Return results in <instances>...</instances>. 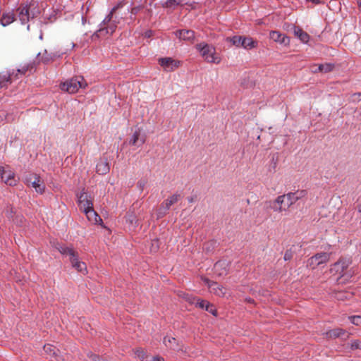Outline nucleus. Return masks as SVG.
Instances as JSON below:
<instances>
[{"label":"nucleus","instance_id":"f8f14e48","mask_svg":"<svg viewBox=\"0 0 361 361\" xmlns=\"http://www.w3.org/2000/svg\"><path fill=\"white\" fill-rule=\"evenodd\" d=\"M159 63L166 71H172L179 66L180 62L166 57L159 59Z\"/></svg>","mask_w":361,"mask_h":361},{"label":"nucleus","instance_id":"c03bdc74","mask_svg":"<svg viewBox=\"0 0 361 361\" xmlns=\"http://www.w3.org/2000/svg\"><path fill=\"white\" fill-rule=\"evenodd\" d=\"M307 2H312L314 4H319L321 3L320 0H306Z\"/></svg>","mask_w":361,"mask_h":361},{"label":"nucleus","instance_id":"79ce46f5","mask_svg":"<svg viewBox=\"0 0 361 361\" xmlns=\"http://www.w3.org/2000/svg\"><path fill=\"white\" fill-rule=\"evenodd\" d=\"M66 47V50H71L74 48L75 44L72 42H69L67 43Z\"/></svg>","mask_w":361,"mask_h":361},{"label":"nucleus","instance_id":"6ab92c4d","mask_svg":"<svg viewBox=\"0 0 361 361\" xmlns=\"http://www.w3.org/2000/svg\"><path fill=\"white\" fill-rule=\"evenodd\" d=\"M14 76V71L12 73H0V89L7 87L8 84L12 82Z\"/></svg>","mask_w":361,"mask_h":361},{"label":"nucleus","instance_id":"a19ab883","mask_svg":"<svg viewBox=\"0 0 361 361\" xmlns=\"http://www.w3.org/2000/svg\"><path fill=\"white\" fill-rule=\"evenodd\" d=\"M356 209L359 213H361V197L357 200Z\"/></svg>","mask_w":361,"mask_h":361},{"label":"nucleus","instance_id":"7c9ffc66","mask_svg":"<svg viewBox=\"0 0 361 361\" xmlns=\"http://www.w3.org/2000/svg\"><path fill=\"white\" fill-rule=\"evenodd\" d=\"M176 342V338L173 337L166 336L164 338V343L166 346L176 350V348L173 346L172 343Z\"/></svg>","mask_w":361,"mask_h":361},{"label":"nucleus","instance_id":"4be33fe9","mask_svg":"<svg viewBox=\"0 0 361 361\" xmlns=\"http://www.w3.org/2000/svg\"><path fill=\"white\" fill-rule=\"evenodd\" d=\"M334 68V65L331 63H325L320 64L319 66L312 65L311 66V71L314 73L322 72V73H329Z\"/></svg>","mask_w":361,"mask_h":361},{"label":"nucleus","instance_id":"49530a36","mask_svg":"<svg viewBox=\"0 0 361 361\" xmlns=\"http://www.w3.org/2000/svg\"><path fill=\"white\" fill-rule=\"evenodd\" d=\"M152 246H157V247H159L160 245H158V241L157 240H155L154 241V243L152 244Z\"/></svg>","mask_w":361,"mask_h":361},{"label":"nucleus","instance_id":"423d86ee","mask_svg":"<svg viewBox=\"0 0 361 361\" xmlns=\"http://www.w3.org/2000/svg\"><path fill=\"white\" fill-rule=\"evenodd\" d=\"M116 8H113L110 13L104 18L101 24V27L97 30L98 36H104L106 34H112L116 28V25L112 21L113 13Z\"/></svg>","mask_w":361,"mask_h":361},{"label":"nucleus","instance_id":"a211bd4d","mask_svg":"<svg viewBox=\"0 0 361 361\" xmlns=\"http://www.w3.org/2000/svg\"><path fill=\"white\" fill-rule=\"evenodd\" d=\"M44 352L50 356L51 358L54 359L55 361H61V357L57 353L59 350L51 344H46L44 345Z\"/></svg>","mask_w":361,"mask_h":361},{"label":"nucleus","instance_id":"2f4dec72","mask_svg":"<svg viewBox=\"0 0 361 361\" xmlns=\"http://www.w3.org/2000/svg\"><path fill=\"white\" fill-rule=\"evenodd\" d=\"M182 298H184L186 301H188L189 303L190 304H195V302H196V300H197V298L192 295H190L188 293H183V295H181Z\"/></svg>","mask_w":361,"mask_h":361},{"label":"nucleus","instance_id":"e433bc0d","mask_svg":"<svg viewBox=\"0 0 361 361\" xmlns=\"http://www.w3.org/2000/svg\"><path fill=\"white\" fill-rule=\"evenodd\" d=\"M207 302H208L206 301V300H200V298H197L195 305L196 307H200L201 309H204V305H206Z\"/></svg>","mask_w":361,"mask_h":361},{"label":"nucleus","instance_id":"f257e3e1","mask_svg":"<svg viewBox=\"0 0 361 361\" xmlns=\"http://www.w3.org/2000/svg\"><path fill=\"white\" fill-rule=\"evenodd\" d=\"M306 195L307 192L305 190H298L295 192L279 195L274 201L270 202V207L276 212L286 211Z\"/></svg>","mask_w":361,"mask_h":361},{"label":"nucleus","instance_id":"58836bf2","mask_svg":"<svg viewBox=\"0 0 361 361\" xmlns=\"http://www.w3.org/2000/svg\"><path fill=\"white\" fill-rule=\"evenodd\" d=\"M353 102L361 101V92L354 93L351 96Z\"/></svg>","mask_w":361,"mask_h":361},{"label":"nucleus","instance_id":"1a4fd4ad","mask_svg":"<svg viewBox=\"0 0 361 361\" xmlns=\"http://www.w3.org/2000/svg\"><path fill=\"white\" fill-rule=\"evenodd\" d=\"M77 196L78 207L81 211L85 212L93 208L92 198L85 190H82Z\"/></svg>","mask_w":361,"mask_h":361},{"label":"nucleus","instance_id":"20e7f679","mask_svg":"<svg viewBox=\"0 0 361 361\" xmlns=\"http://www.w3.org/2000/svg\"><path fill=\"white\" fill-rule=\"evenodd\" d=\"M87 85V82L82 76H76L61 83V89L69 94H74L80 88H85Z\"/></svg>","mask_w":361,"mask_h":361},{"label":"nucleus","instance_id":"ea45409f","mask_svg":"<svg viewBox=\"0 0 361 361\" xmlns=\"http://www.w3.org/2000/svg\"><path fill=\"white\" fill-rule=\"evenodd\" d=\"M293 254L291 250H287L286 253L284 254V259L286 261L289 260L292 258Z\"/></svg>","mask_w":361,"mask_h":361},{"label":"nucleus","instance_id":"37998d69","mask_svg":"<svg viewBox=\"0 0 361 361\" xmlns=\"http://www.w3.org/2000/svg\"><path fill=\"white\" fill-rule=\"evenodd\" d=\"M152 361H164V359L159 356H156L153 357Z\"/></svg>","mask_w":361,"mask_h":361},{"label":"nucleus","instance_id":"9d476101","mask_svg":"<svg viewBox=\"0 0 361 361\" xmlns=\"http://www.w3.org/2000/svg\"><path fill=\"white\" fill-rule=\"evenodd\" d=\"M204 283L208 286L210 293L219 296L224 297L226 293V288L216 282H211L209 279L202 278Z\"/></svg>","mask_w":361,"mask_h":361},{"label":"nucleus","instance_id":"f3484780","mask_svg":"<svg viewBox=\"0 0 361 361\" xmlns=\"http://www.w3.org/2000/svg\"><path fill=\"white\" fill-rule=\"evenodd\" d=\"M228 263L227 262L219 261L214 264V272L220 276H225L228 273Z\"/></svg>","mask_w":361,"mask_h":361},{"label":"nucleus","instance_id":"7ed1b4c3","mask_svg":"<svg viewBox=\"0 0 361 361\" xmlns=\"http://www.w3.org/2000/svg\"><path fill=\"white\" fill-rule=\"evenodd\" d=\"M196 49L207 63L219 64L221 62V57L216 54V49L212 45L200 43L196 45Z\"/></svg>","mask_w":361,"mask_h":361},{"label":"nucleus","instance_id":"4c0bfd02","mask_svg":"<svg viewBox=\"0 0 361 361\" xmlns=\"http://www.w3.org/2000/svg\"><path fill=\"white\" fill-rule=\"evenodd\" d=\"M135 354L137 355V356L138 357H140L142 360H143L145 357H146V355H145V353L144 351V350L142 349H137L136 351H135Z\"/></svg>","mask_w":361,"mask_h":361},{"label":"nucleus","instance_id":"a878e982","mask_svg":"<svg viewBox=\"0 0 361 361\" xmlns=\"http://www.w3.org/2000/svg\"><path fill=\"white\" fill-rule=\"evenodd\" d=\"M140 131H135L133 136H132V138L130 139V145H142L145 142V138H140Z\"/></svg>","mask_w":361,"mask_h":361},{"label":"nucleus","instance_id":"9b49d317","mask_svg":"<svg viewBox=\"0 0 361 361\" xmlns=\"http://www.w3.org/2000/svg\"><path fill=\"white\" fill-rule=\"evenodd\" d=\"M0 176L1 180L8 185H14L16 183L14 173L9 170L6 169L4 167H0Z\"/></svg>","mask_w":361,"mask_h":361},{"label":"nucleus","instance_id":"f03ea898","mask_svg":"<svg viewBox=\"0 0 361 361\" xmlns=\"http://www.w3.org/2000/svg\"><path fill=\"white\" fill-rule=\"evenodd\" d=\"M17 14L22 24L27 23L30 19L35 18L40 13V9L37 1L32 0L25 5L20 6L17 9Z\"/></svg>","mask_w":361,"mask_h":361},{"label":"nucleus","instance_id":"bb28decb","mask_svg":"<svg viewBox=\"0 0 361 361\" xmlns=\"http://www.w3.org/2000/svg\"><path fill=\"white\" fill-rule=\"evenodd\" d=\"M13 20H14V16L13 13H11L3 14V16L0 18L1 24L3 26H6V25H9L12 22H13Z\"/></svg>","mask_w":361,"mask_h":361},{"label":"nucleus","instance_id":"dca6fc26","mask_svg":"<svg viewBox=\"0 0 361 361\" xmlns=\"http://www.w3.org/2000/svg\"><path fill=\"white\" fill-rule=\"evenodd\" d=\"M179 198V195L174 194L167 198L161 204L160 207V210H163L160 212L161 214H164L166 213L167 210L169 209L170 207L178 202Z\"/></svg>","mask_w":361,"mask_h":361},{"label":"nucleus","instance_id":"3c124183","mask_svg":"<svg viewBox=\"0 0 361 361\" xmlns=\"http://www.w3.org/2000/svg\"><path fill=\"white\" fill-rule=\"evenodd\" d=\"M204 309L207 311V304L204 305Z\"/></svg>","mask_w":361,"mask_h":361},{"label":"nucleus","instance_id":"09e8293b","mask_svg":"<svg viewBox=\"0 0 361 361\" xmlns=\"http://www.w3.org/2000/svg\"><path fill=\"white\" fill-rule=\"evenodd\" d=\"M357 4H358L359 8H361V0L357 1Z\"/></svg>","mask_w":361,"mask_h":361},{"label":"nucleus","instance_id":"aec40b11","mask_svg":"<svg viewBox=\"0 0 361 361\" xmlns=\"http://www.w3.org/2000/svg\"><path fill=\"white\" fill-rule=\"evenodd\" d=\"M83 212L85 214L87 220L92 224H98L102 221L101 217L97 214L93 208L86 210Z\"/></svg>","mask_w":361,"mask_h":361},{"label":"nucleus","instance_id":"8fccbe9b","mask_svg":"<svg viewBox=\"0 0 361 361\" xmlns=\"http://www.w3.org/2000/svg\"><path fill=\"white\" fill-rule=\"evenodd\" d=\"M247 301L248 302H253V300H252V299H251V298L247 299Z\"/></svg>","mask_w":361,"mask_h":361},{"label":"nucleus","instance_id":"473e14b6","mask_svg":"<svg viewBox=\"0 0 361 361\" xmlns=\"http://www.w3.org/2000/svg\"><path fill=\"white\" fill-rule=\"evenodd\" d=\"M352 297V294L350 293H345V292H339L336 295V298L338 300H345V299H349Z\"/></svg>","mask_w":361,"mask_h":361},{"label":"nucleus","instance_id":"f704fd0d","mask_svg":"<svg viewBox=\"0 0 361 361\" xmlns=\"http://www.w3.org/2000/svg\"><path fill=\"white\" fill-rule=\"evenodd\" d=\"M350 345L352 350L361 349V341L360 340H353Z\"/></svg>","mask_w":361,"mask_h":361},{"label":"nucleus","instance_id":"39448f33","mask_svg":"<svg viewBox=\"0 0 361 361\" xmlns=\"http://www.w3.org/2000/svg\"><path fill=\"white\" fill-rule=\"evenodd\" d=\"M350 263V259L342 258L331 266L330 269L331 273L338 275L336 281L340 280L343 277H345V280H347L352 276V274L348 273L347 270Z\"/></svg>","mask_w":361,"mask_h":361},{"label":"nucleus","instance_id":"603ef678","mask_svg":"<svg viewBox=\"0 0 361 361\" xmlns=\"http://www.w3.org/2000/svg\"><path fill=\"white\" fill-rule=\"evenodd\" d=\"M360 8V11L361 12V8Z\"/></svg>","mask_w":361,"mask_h":361},{"label":"nucleus","instance_id":"c85d7f7f","mask_svg":"<svg viewBox=\"0 0 361 361\" xmlns=\"http://www.w3.org/2000/svg\"><path fill=\"white\" fill-rule=\"evenodd\" d=\"M227 40L230 41L234 46L237 47H242L241 42L243 41V36H233L228 38Z\"/></svg>","mask_w":361,"mask_h":361},{"label":"nucleus","instance_id":"0eeeda50","mask_svg":"<svg viewBox=\"0 0 361 361\" xmlns=\"http://www.w3.org/2000/svg\"><path fill=\"white\" fill-rule=\"evenodd\" d=\"M61 253L62 255H66L69 256V259L71 262L72 267L75 268L78 271L82 274L87 273V267L85 263L78 260L75 250H62Z\"/></svg>","mask_w":361,"mask_h":361},{"label":"nucleus","instance_id":"a18cd8bd","mask_svg":"<svg viewBox=\"0 0 361 361\" xmlns=\"http://www.w3.org/2000/svg\"><path fill=\"white\" fill-rule=\"evenodd\" d=\"M189 0H179L178 2H180V6H183L185 4H187L188 3Z\"/></svg>","mask_w":361,"mask_h":361},{"label":"nucleus","instance_id":"6e6552de","mask_svg":"<svg viewBox=\"0 0 361 361\" xmlns=\"http://www.w3.org/2000/svg\"><path fill=\"white\" fill-rule=\"evenodd\" d=\"M25 183L35 188L38 193L42 194L45 190V185L40 177L35 173L30 174L25 177Z\"/></svg>","mask_w":361,"mask_h":361},{"label":"nucleus","instance_id":"ddd939ff","mask_svg":"<svg viewBox=\"0 0 361 361\" xmlns=\"http://www.w3.org/2000/svg\"><path fill=\"white\" fill-rule=\"evenodd\" d=\"M330 255L326 252H322L316 254L310 259V265L319 266L321 264L326 263L329 260Z\"/></svg>","mask_w":361,"mask_h":361},{"label":"nucleus","instance_id":"b1692460","mask_svg":"<svg viewBox=\"0 0 361 361\" xmlns=\"http://www.w3.org/2000/svg\"><path fill=\"white\" fill-rule=\"evenodd\" d=\"M293 33L303 43H307L310 39L309 35L299 27H293Z\"/></svg>","mask_w":361,"mask_h":361},{"label":"nucleus","instance_id":"72a5a7b5","mask_svg":"<svg viewBox=\"0 0 361 361\" xmlns=\"http://www.w3.org/2000/svg\"><path fill=\"white\" fill-rule=\"evenodd\" d=\"M349 319L353 324H355L356 326H361V316H360V315L351 316V317H349Z\"/></svg>","mask_w":361,"mask_h":361},{"label":"nucleus","instance_id":"4468645a","mask_svg":"<svg viewBox=\"0 0 361 361\" xmlns=\"http://www.w3.org/2000/svg\"><path fill=\"white\" fill-rule=\"evenodd\" d=\"M326 337L328 338H336L343 336H345V338H348L350 335V333H348L345 330L341 328H336L331 330H329L325 333Z\"/></svg>","mask_w":361,"mask_h":361},{"label":"nucleus","instance_id":"c756f323","mask_svg":"<svg viewBox=\"0 0 361 361\" xmlns=\"http://www.w3.org/2000/svg\"><path fill=\"white\" fill-rule=\"evenodd\" d=\"M179 0H167L164 4L163 6L165 8H174L176 6L180 5Z\"/></svg>","mask_w":361,"mask_h":361},{"label":"nucleus","instance_id":"cd10ccee","mask_svg":"<svg viewBox=\"0 0 361 361\" xmlns=\"http://www.w3.org/2000/svg\"><path fill=\"white\" fill-rule=\"evenodd\" d=\"M31 68H32V66H30V64H27V65L23 66L20 68L17 69L16 73L14 72L13 80L18 78V74L25 75L27 73V71Z\"/></svg>","mask_w":361,"mask_h":361},{"label":"nucleus","instance_id":"412c9836","mask_svg":"<svg viewBox=\"0 0 361 361\" xmlns=\"http://www.w3.org/2000/svg\"><path fill=\"white\" fill-rule=\"evenodd\" d=\"M175 35L180 39L185 41H191L195 37L194 32L190 30H178L175 32Z\"/></svg>","mask_w":361,"mask_h":361},{"label":"nucleus","instance_id":"5701e85b","mask_svg":"<svg viewBox=\"0 0 361 361\" xmlns=\"http://www.w3.org/2000/svg\"><path fill=\"white\" fill-rule=\"evenodd\" d=\"M97 172L99 174H106L109 171L110 167L106 159H100L96 166Z\"/></svg>","mask_w":361,"mask_h":361},{"label":"nucleus","instance_id":"c9c22d12","mask_svg":"<svg viewBox=\"0 0 361 361\" xmlns=\"http://www.w3.org/2000/svg\"><path fill=\"white\" fill-rule=\"evenodd\" d=\"M207 311L209 312V313L212 314L214 316H216V314H217L216 309L212 304H211L209 302H207Z\"/></svg>","mask_w":361,"mask_h":361},{"label":"nucleus","instance_id":"2eb2a0df","mask_svg":"<svg viewBox=\"0 0 361 361\" xmlns=\"http://www.w3.org/2000/svg\"><path fill=\"white\" fill-rule=\"evenodd\" d=\"M269 37L273 41L279 42L281 44L288 45L290 43L289 38L285 35L281 34L279 31H271L269 33Z\"/></svg>","mask_w":361,"mask_h":361},{"label":"nucleus","instance_id":"393cba45","mask_svg":"<svg viewBox=\"0 0 361 361\" xmlns=\"http://www.w3.org/2000/svg\"><path fill=\"white\" fill-rule=\"evenodd\" d=\"M241 46L244 49H251L257 46V42L254 40L251 37H243V41L241 42Z\"/></svg>","mask_w":361,"mask_h":361},{"label":"nucleus","instance_id":"de8ad7c7","mask_svg":"<svg viewBox=\"0 0 361 361\" xmlns=\"http://www.w3.org/2000/svg\"><path fill=\"white\" fill-rule=\"evenodd\" d=\"M188 202H190V203H192V202H194V199H193V197H188Z\"/></svg>","mask_w":361,"mask_h":361}]
</instances>
